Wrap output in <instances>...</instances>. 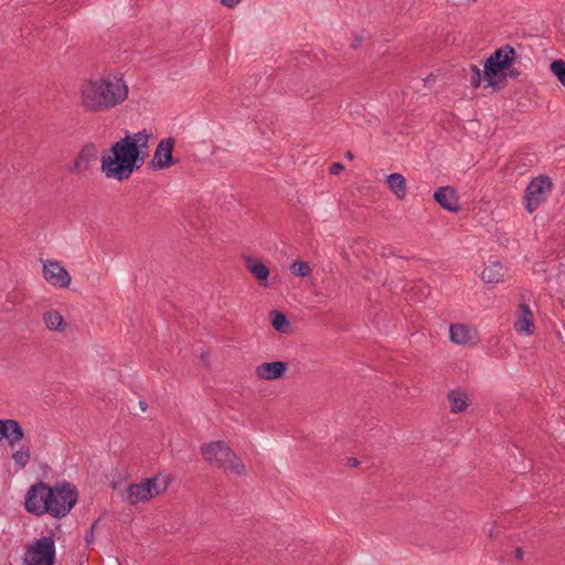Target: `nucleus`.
Wrapping results in <instances>:
<instances>
[{"label": "nucleus", "instance_id": "f257e3e1", "mask_svg": "<svg viewBox=\"0 0 565 565\" xmlns=\"http://www.w3.org/2000/svg\"><path fill=\"white\" fill-rule=\"evenodd\" d=\"M151 132L143 129L134 135H126L111 145L108 153L100 159V170L108 179L128 180L139 170L149 156Z\"/></svg>", "mask_w": 565, "mask_h": 565}, {"label": "nucleus", "instance_id": "f03ea898", "mask_svg": "<svg viewBox=\"0 0 565 565\" xmlns=\"http://www.w3.org/2000/svg\"><path fill=\"white\" fill-rule=\"evenodd\" d=\"M128 97V87L120 77L89 79L82 84L81 105L86 111L104 113Z\"/></svg>", "mask_w": 565, "mask_h": 565}, {"label": "nucleus", "instance_id": "7ed1b4c3", "mask_svg": "<svg viewBox=\"0 0 565 565\" xmlns=\"http://www.w3.org/2000/svg\"><path fill=\"white\" fill-rule=\"evenodd\" d=\"M516 52L510 44L497 49L484 62V79L487 86L493 89H500V84H504L507 75L505 70L514 63Z\"/></svg>", "mask_w": 565, "mask_h": 565}, {"label": "nucleus", "instance_id": "20e7f679", "mask_svg": "<svg viewBox=\"0 0 565 565\" xmlns=\"http://www.w3.org/2000/svg\"><path fill=\"white\" fill-rule=\"evenodd\" d=\"M201 454L213 467L226 468L238 476L246 473L245 465L223 440L211 441L201 446Z\"/></svg>", "mask_w": 565, "mask_h": 565}, {"label": "nucleus", "instance_id": "39448f33", "mask_svg": "<svg viewBox=\"0 0 565 565\" xmlns=\"http://www.w3.org/2000/svg\"><path fill=\"white\" fill-rule=\"evenodd\" d=\"M53 497L52 487L44 482L33 484L25 495V510L34 515H43L47 512L62 513L61 509H55L49 504V500Z\"/></svg>", "mask_w": 565, "mask_h": 565}, {"label": "nucleus", "instance_id": "423d86ee", "mask_svg": "<svg viewBox=\"0 0 565 565\" xmlns=\"http://www.w3.org/2000/svg\"><path fill=\"white\" fill-rule=\"evenodd\" d=\"M23 563L25 565H54L55 542L52 536H42L28 546Z\"/></svg>", "mask_w": 565, "mask_h": 565}, {"label": "nucleus", "instance_id": "0eeeda50", "mask_svg": "<svg viewBox=\"0 0 565 565\" xmlns=\"http://www.w3.org/2000/svg\"><path fill=\"white\" fill-rule=\"evenodd\" d=\"M53 497L49 500V504L55 509H61L64 511L62 513L56 512H47L53 518L60 519L65 516L72 508L76 504L78 492L76 487L70 482H58L54 487H52Z\"/></svg>", "mask_w": 565, "mask_h": 565}, {"label": "nucleus", "instance_id": "6e6552de", "mask_svg": "<svg viewBox=\"0 0 565 565\" xmlns=\"http://www.w3.org/2000/svg\"><path fill=\"white\" fill-rule=\"evenodd\" d=\"M552 182L548 177L534 178L525 190V209L533 213L546 199V193L551 191Z\"/></svg>", "mask_w": 565, "mask_h": 565}, {"label": "nucleus", "instance_id": "1a4fd4ad", "mask_svg": "<svg viewBox=\"0 0 565 565\" xmlns=\"http://www.w3.org/2000/svg\"><path fill=\"white\" fill-rule=\"evenodd\" d=\"M159 493L160 490L157 488V479L147 478L139 483L127 487L124 498L129 504L135 505L139 502L149 501Z\"/></svg>", "mask_w": 565, "mask_h": 565}, {"label": "nucleus", "instance_id": "9d476101", "mask_svg": "<svg viewBox=\"0 0 565 565\" xmlns=\"http://www.w3.org/2000/svg\"><path fill=\"white\" fill-rule=\"evenodd\" d=\"M175 146V139L168 137L158 143L152 160L149 167L153 170L168 169L179 162V159L173 158L172 153Z\"/></svg>", "mask_w": 565, "mask_h": 565}, {"label": "nucleus", "instance_id": "9b49d317", "mask_svg": "<svg viewBox=\"0 0 565 565\" xmlns=\"http://www.w3.org/2000/svg\"><path fill=\"white\" fill-rule=\"evenodd\" d=\"M44 279L57 288H67L71 285V275L57 260H46L43 263Z\"/></svg>", "mask_w": 565, "mask_h": 565}, {"label": "nucleus", "instance_id": "f8f14e48", "mask_svg": "<svg viewBox=\"0 0 565 565\" xmlns=\"http://www.w3.org/2000/svg\"><path fill=\"white\" fill-rule=\"evenodd\" d=\"M288 364L282 361L265 362L256 366L255 374L260 380H280L287 372Z\"/></svg>", "mask_w": 565, "mask_h": 565}, {"label": "nucleus", "instance_id": "ddd939ff", "mask_svg": "<svg viewBox=\"0 0 565 565\" xmlns=\"http://www.w3.org/2000/svg\"><path fill=\"white\" fill-rule=\"evenodd\" d=\"M97 159V149L93 143L85 145L74 160V164L70 168V172L86 171Z\"/></svg>", "mask_w": 565, "mask_h": 565}, {"label": "nucleus", "instance_id": "4468645a", "mask_svg": "<svg viewBox=\"0 0 565 565\" xmlns=\"http://www.w3.org/2000/svg\"><path fill=\"white\" fill-rule=\"evenodd\" d=\"M514 329L518 333H525L527 335L534 333L535 324L533 313L530 306L526 303H520L518 318L514 322Z\"/></svg>", "mask_w": 565, "mask_h": 565}, {"label": "nucleus", "instance_id": "2eb2a0df", "mask_svg": "<svg viewBox=\"0 0 565 565\" xmlns=\"http://www.w3.org/2000/svg\"><path fill=\"white\" fill-rule=\"evenodd\" d=\"M435 201L449 212H458L460 206L456 190L451 186H441L434 193Z\"/></svg>", "mask_w": 565, "mask_h": 565}, {"label": "nucleus", "instance_id": "dca6fc26", "mask_svg": "<svg viewBox=\"0 0 565 565\" xmlns=\"http://www.w3.org/2000/svg\"><path fill=\"white\" fill-rule=\"evenodd\" d=\"M503 266L500 262H490L481 274V279L486 284H498L503 280Z\"/></svg>", "mask_w": 565, "mask_h": 565}, {"label": "nucleus", "instance_id": "f3484780", "mask_svg": "<svg viewBox=\"0 0 565 565\" xmlns=\"http://www.w3.org/2000/svg\"><path fill=\"white\" fill-rule=\"evenodd\" d=\"M449 332H450V340L454 343H457L460 345H466V344H469L472 342L471 330L466 324H461V323L451 324Z\"/></svg>", "mask_w": 565, "mask_h": 565}, {"label": "nucleus", "instance_id": "a211bd4d", "mask_svg": "<svg viewBox=\"0 0 565 565\" xmlns=\"http://www.w3.org/2000/svg\"><path fill=\"white\" fill-rule=\"evenodd\" d=\"M386 182L391 191L397 199L403 200L406 196V180L401 173L387 175Z\"/></svg>", "mask_w": 565, "mask_h": 565}, {"label": "nucleus", "instance_id": "6ab92c4d", "mask_svg": "<svg viewBox=\"0 0 565 565\" xmlns=\"http://www.w3.org/2000/svg\"><path fill=\"white\" fill-rule=\"evenodd\" d=\"M45 326L53 331L63 332L66 329V322L57 310H50L43 315Z\"/></svg>", "mask_w": 565, "mask_h": 565}, {"label": "nucleus", "instance_id": "aec40b11", "mask_svg": "<svg viewBox=\"0 0 565 565\" xmlns=\"http://www.w3.org/2000/svg\"><path fill=\"white\" fill-rule=\"evenodd\" d=\"M451 412L460 413L467 408V394L463 391L455 390L448 394Z\"/></svg>", "mask_w": 565, "mask_h": 565}, {"label": "nucleus", "instance_id": "412c9836", "mask_svg": "<svg viewBox=\"0 0 565 565\" xmlns=\"http://www.w3.org/2000/svg\"><path fill=\"white\" fill-rule=\"evenodd\" d=\"M7 441L9 446L13 447L24 438V430L20 423L15 419H9Z\"/></svg>", "mask_w": 565, "mask_h": 565}, {"label": "nucleus", "instance_id": "4be33fe9", "mask_svg": "<svg viewBox=\"0 0 565 565\" xmlns=\"http://www.w3.org/2000/svg\"><path fill=\"white\" fill-rule=\"evenodd\" d=\"M246 266L248 270L257 278L259 281L266 280L269 276L268 267L259 262L252 258L246 260Z\"/></svg>", "mask_w": 565, "mask_h": 565}, {"label": "nucleus", "instance_id": "5701e85b", "mask_svg": "<svg viewBox=\"0 0 565 565\" xmlns=\"http://www.w3.org/2000/svg\"><path fill=\"white\" fill-rule=\"evenodd\" d=\"M271 324L274 329L280 333H286L289 327V321L286 316L277 310L270 311Z\"/></svg>", "mask_w": 565, "mask_h": 565}, {"label": "nucleus", "instance_id": "b1692460", "mask_svg": "<svg viewBox=\"0 0 565 565\" xmlns=\"http://www.w3.org/2000/svg\"><path fill=\"white\" fill-rule=\"evenodd\" d=\"M12 459L20 469H23L31 459L30 448L28 446H21L12 454Z\"/></svg>", "mask_w": 565, "mask_h": 565}, {"label": "nucleus", "instance_id": "393cba45", "mask_svg": "<svg viewBox=\"0 0 565 565\" xmlns=\"http://www.w3.org/2000/svg\"><path fill=\"white\" fill-rule=\"evenodd\" d=\"M290 271L298 277H307L311 273V268L308 263L296 260L290 265Z\"/></svg>", "mask_w": 565, "mask_h": 565}, {"label": "nucleus", "instance_id": "a878e982", "mask_svg": "<svg viewBox=\"0 0 565 565\" xmlns=\"http://www.w3.org/2000/svg\"><path fill=\"white\" fill-rule=\"evenodd\" d=\"M551 71L559 83L565 86V62L563 60L553 61L551 63Z\"/></svg>", "mask_w": 565, "mask_h": 565}, {"label": "nucleus", "instance_id": "bb28decb", "mask_svg": "<svg viewBox=\"0 0 565 565\" xmlns=\"http://www.w3.org/2000/svg\"><path fill=\"white\" fill-rule=\"evenodd\" d=\"M471 86L479 87L482 79L481 70L477 65H471Z\"/></svg>", "mask_w": 565, "mask_h": 565}, {"label": "nucleus", "instance_id": "cd10ccee", "mask_svg": "<svg viewBox=\"0 0 565 565\" xmlns=\"http://www.w3.org/2000/svg\"><path fill=\"white\" fill-rule=\"evenodd\" d=\"M9 419H0V439H7Z\"/></svg>", "mask_w": 565, "mask_h": 565}, {"label": "nucleus", "instance_id": "c85d7f7f", "mask_svg": "<svg viewBox=\"0 0 565 565\" xmlns=\"http://www.w3.org/2000/svg\"><path fill=\"white\" fill-rule=\"evenodd\" d=\"M344 169V166L341 162H333L330 167V173L333 175L339 174Z\"/></svg>", "mask_w": 565, "mask_h": 565}, {"label": "nucleus", "instance_id": "c756f323", "mask_svg": "<svg viewBox=\"0 0 565 565\" xmlns=\"http://www.w3.org/2000/svg\"><path fill=\"white\" fill-rule=\"evenodd\" d=\"M503 75H507V77H511V78H519V76L521 75L520 71H518L516 68H513V67H509V70H505L504 71V74Z\"/></svg>", "mask_w": 565, "mask_h": 565}, {"label": "nucleus", "instance_id": "7c9ffc66", "mask_svg": "<svg viewBox=\"0 0 565 565\" xmlns=\"http://www.w3.org/2000/svg\"><path fill=\"white\" fill-rule=\"evenodd\" d=\"M242 0H221V3L226 8L236 7Z\"/></svg>", "mask_w": 565, "mask_h": 565}, {"label": "nucleus", "instance_id": "2f4dec72", "mask_svg": "<svg viewBox=\"0 0 565 565\" xmlns=\"http://www.w3.org/2000/svg\"><path fill=\"white\" fill-rule=\"evenodd\" d=\"M360 465V461L354 458V457H350L348 458V466L351 467V468H355Z\"/></svg>", "mask_w": 565, "mask_h": 565}, {"label": "nucleus", "instance_id": "473e14b6", "mask_svg": "<svg viewBox=\"0 0 565 565\" xmlns=\"http://www.w3.org/2000/svg\"><path fill=\"white\" fill-rule=\"evenodd\" d=\"M94 527H95V523L92 525L89 533L86 535L87 543H90L94 540Z\"/></svg>", "mask_w": 565, "mask_h": 565}, {"label": "nucleus", "instance_id": "72a5a7b5", "mask_svg": "<svg viewBox=\"0 0 565 565\" xmlns=\"http://www.w3.org/2000/svg\"><path fill=\"white\" fill-rule=\"evenodd\" d=\"M514 556H515V558H518V559H522V558H523V551H522L520 547H518V548L514 551Z\"/></svg>", "mask_w": 565, "mask_h": 565}, {"label": "nucleus", "instance_id": "f704fd0d", "mask_svg": "<svg viewBox=\"0 0 565 565\" xmlns=\"http://www.w3.org/2000/svg\"><path fill=\"white\" fill-rule=\"evenodd\" d=\"M360 44H361V39H360V38H358V39H355V41L352 43V47H353V49H356V47H359V46H360Z\"/></svg>", "mask_w": 565, "mask_h": 565}, {"label": "nucleus", "instance_id": "c9c22d12", "mask_svg": "<svg viewBox=\"0 0 565 565\" xmlns=\"http://www.w3.org/2000/svg\"><path fill=\"white\" fill-rule=\"evenodd\" d=\"M345 157H347L348 159H350V160H352V159H353V154H352V152H351V151H348V152H347V154H345Z\"/></svg>", "mask_w": 565, "mask_h": 565}, {"label": "nucleus", "instance_id": "e433bc0d", "mask_svg": "<svg viewBox=\"0 0 565 565\" xmlns=\"http://www.w3.org/2000/svg\"><path fill=\"white\" fill-rule=\"evenodd\" d=\"M490 537H494V531L491 530L490 533H489Z\"/></svg>", "mask_w": 565, "mask_h": 565}, {"label": "nucleus", "instance_id": "4c0bfd02", "mask_svg": "<svg viewBox=\"0 0 565 565\" xmlns=\"http://www.w3.org/2000/svg\"><path fill=\"white\" fill-rule=\"evenodd\" d=\"M140 405L142 407V411H146V406H145L143 402H140Z\"/></svg>", "mask_w": 565, "mask_h": 565}, {"label": "nucleus", "instance_id": "58836bf2", "mask_svg": "<svg viewBox=\"0 0 565 565\" xmlns=\"http://www.w3.org/2000/svg\"><path fill=\"white\" fill-rule=\"evenodd\" d=\"M140 405L142 407V411H146V406H145L143 402H140Z\"/></svg>", "mask_w": 565, "mask_h": 565}, {"label": "nucleus", "instance_id": "ea45409f", "mask_svg": "<svg viewBox=\"0 0 565 565\" xmlns=\"http://www.w3.org/2000/svg\"><path fill=\"white\" fill-rule=\"evenodd\" d=\"M140 405L142 407V411H146V406H145L143 402H140Z\"/></svg>", "mask_w": 565, "mask_h": 565}]
</instances>
